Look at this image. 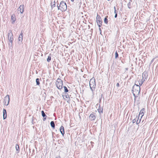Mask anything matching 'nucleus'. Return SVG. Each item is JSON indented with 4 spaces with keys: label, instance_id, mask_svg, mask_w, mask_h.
<instances>
[{
    "label": "nucleus",
    "instance_id": "obj_1",
    "mask_svg": "<svg viewBox=\"0 0 158 158\" xmlns=\"http://www.w3.org/2000/svg\"><path fill=\"white\" fill-rule=\"evenodd\" d=\"M140 89V87L138 84H135L133 86L132 91L134 96L135 97V102L136 97H138V95H139V94Z\"/></svg>",
    "mask_w": 158,
    "mask_h": 158
},
{
    "label": "nucleus",
    "instance_id": "obj_2",
    "mask_svg": "<svg viewBox=\"0 0 158 158\" xmlns=\"http://www.w3.org/2000/svg\"><path fill=\"white\" fill-rule=\"evenodd\" d=\"M89 84L90 89L92 92L93 93L96 86L95 80L94 77L90 79Z\"/></svg>",
    "mask_w": 158,
    "mask_h": 158
},
{
    "label": "nucleus",
    "instance_id": "obj_3",
    "mask_svg": "<svg viewBox=\"0 0 158 158\" xmlns=\"http://www.w3.org/2000/svg\"><path fill=\"white\" fill-rule=\"evenodd\" d=\"M59 7L60 8V10L62 11H65L67 8V6L66 3L63 1L61 2Z\"/></svg>",
    "mask_w": 158,
    "mask_h": 158
},
{
    "label": "nucleus",
    "instance_id": "obj_4",
    "mask_svg": "<svg viewBox=\"0 0 158 158\" xmlns=\"http://www.w3.org/2000/svg\"><path fill=\"white\" fill-rule=\"evenodd\" d=\"M56 85V87L59 89H61L62 88L63 83L62 81L59 78L57 79Z\"/></svg>",
    "mask_w": 158,
    "mask_h": 158
},
{
    "label": "nucleus",
    "instance_id": "obj_5",
    "mask_svg": "<svg viewBox=\"0 0 158 158\" xmlns=\"http://www.w3.org/2000/svg\"><path fill=\"white\" fill-rule=\"evenodd\" d=\"M96 21L98 26L100 27L102 25V21L100 16L97 15L96 17Z\"/></svg>",
    "mask_w": 158,
    "mask_h": 158
},
{
    "label": "nucleus",
    "instance_id": "obj_6",
    "mask_svg": "<svg viewBox=\"0 0 158 158\" xmlns=\"http://www.w3.org/2000/svg\"><path fill=\"white\" fill-rule=\"evenodd\" d=\"M10 102V96L9 95H7L4 98V104L6 106H8Z\"/></svg>",
    "mask_w": 158,
    "mask_h": 158
},
{
    "label": "nucleus",
    "instance_id": "obj_7",
    "mask_svg": "<svg viewBox=\"0 0 158 158\" xmlns=\"http://www.w3.org/2000/svg\"><path fill=\"white\" fill-rule=\"evenodd\" d=\"M8 39L10 43H12V41L13 40V35L11 32V31L10 30L9 32L8 33Z\"/></svg>",
    "mask_w": 158,
    "mask_h": 158
},
{
    "label": "nucleus",
    "instance_id": "obj_8",
    "mask_svg": "<svg viewBox=\"0 0 158 158\" xmlns=\"http://www.w3.org/2000/svg\"><path fill=\"white\" fill-rule=\"evenodd\" d=\"M97 117V115L95 113H91L89 116V119L91 121H93L95 120Z\"/></svg>",
    "mask_w": 158,
    "mask_h": 158
},
{
    "label": "nucleus",
    "instance_id": "obj_9",
    "mask_svg": "<svg viewBox=\"0 0 158 158\" xmlns=\"http://www.w3.org/2000/svg\"><path fill=\"white\" fill-rule=\"evenodd\" d=\"M24 9V5H21L20 6L18 9V10L19 11L21 14L23 13Z\"/></svg>",
    "mask_w": 158,
    "mask_h": 158
},
{
    "label": "nucleus",
    "instance_id": "obj_10",
    "mask_svg": "<svg viewBox=\"0 0 158 158\" xmlns=\"http://www.w3.org/2000/svg\"><path fill=\"white\" fill-rule=\"evenodd\" d=\"M148 76V74L147 72H144L142 74V79L146 80H147Z\"/></svg>",
    "mask_w": 158,
    "mask_h": 158
},
{
    "label": "nucleus",
    "instance_id": "obj_11",
    "mask_svg": "<svg viewBox=\"0 0 158 158\" xmlns=\"http://www.w3.org/2000/svg\"><path fill=\"white\" fill-rule=\"evenodd\" d=\"M60 131L61 134L63 136H64V127L63 126H61L60 128Z\"/></svg>",
    "mask_w": 158,
    "mask_h": 158
},
{
    "label": "nucleus",
    "instance_id": "obj_12",
    "mask_svg": "<svg viewBox=\"0 0 158 158\" xmlns=\"http://www.w3.org/2000/svg\"><path fill=\"white\" fill-rule=\"evenodd\" d=\"M23 33H22V31L21 32V33L20 34L19 37L18 38V40L19 42H20L21 43L22 42V41L23 40Z\"/></svg>",
    "mask_w": 158,
    "mask_h": 158
},
{
    "label": "nucleus",
    "instance_id": "obj_13",
    "mask_svg": "<svg viewBox=\"0 0 158 158\" xmlns=\"http://www.w3.org/2000/svg\"><path fill=\"white\" fill-rule=\"evenodd\" d=\"M144 110L145 109L144 108H143L142 109H141L140 111L139 115H141V118H142V116L144 115Z\"/></svg>",
    "mask_w": 158,
    "mask_h": 158
},
{
    "label": "nucleus",
    "instance_id": "obj_14",
    "mask_svg": "<svg viewBox=\"0 0 158 158\" xmlns=\"http://www.w3.org/2000/svg\"><path fill=\"white\" fill-rule=\"evenodd\" d=\"M97 110L100 114L103 113V109L102 108H101L100 106L99 107Z\"/></svg>",
    "mask_w": 158,
    "mask_h": 158
},
{
    "label": "nucleus",
    "instance_id": "obj_15",
    "mask_svg": "<svg viewBox=\"0 0 158 158\" xmlns=\"http://www.w3.org/2000/svg\"><path fill=\"white\" fill-rule=\"evenodd\" d=\"M145 80L144 79H142L140 80L139 79V85H141L142 84H143V82L144 81H145Z\"/></svg>",
    "mask_w": 158,
    "mask_h": 158
},
{
    "label": "nucleus",
    "instance_id": "obj_16",
    "mask_svg": "<svg viewBox=\"0 0 158 158\" xmlns=\"http://www.w3.org/2000/svg\"><path fill=\"white\" fill-rule=\"evenodd\" d=\"M50 125L53 129L55 128V124L53 121H52L50 123Z\"/></svg>",
    "mask_w": 158,
    "mask_h": 158
},
{
    "label": "nucleus",
    "instance_id": "obj_17",
    "mask_svg": "<svg viewBox=\"0 0 158 158\" xmlns=\"http://www.w3.org/2000/svg\"><path fill=\"white\" fill-rule=\"evenodd\" d=\"M41 112L42 114V115L43 117V118L47 117V116L45 114L44 111L43 110H42Z\"/></svg>",
    "mask_w": 158,
    "mask_h": 158
},
{
    "label": "nucleus",
    "instance_id": "obj_18",
    "mask_svg": "<svg viewBox=\"0 0 158 158\" xmlns=\"http://www.w3.org/2000/svg\"><path fill=\"white\" fill-rule=\"evenodd\" d=\"M36 85H39L40 84V80L39 78H37L36 79Z\"/></svg>",
    "mask_w": 158,
    "mask_h": 158
},
{
    "label": "nucleus",
    "instance_id": "obj_19",
    "mask_svg": "<svg viewBox=\"0 0 158 158\" xmlns=\"http://www.w3.org/2000/svg\"><path fill=\"white\" fill-rule=\"evenodd\" d=\"M107 17H108L107 16L104 19V22L106 24L108 23V19H107Z\"/></svg>",
    "mask_w": 158,
    "mask_h": 158
},
{
    "label": "nucleus",
    "instance_id": "obj_20",
    "mask_svg": "<svg viewBox=\"0 0 158 158\" xmlns=\"http://www.w3.org/2000/svg\"><path fill=\"white\" fill-rule=\"evenodd\" d=\"M11 19L13 21V22H12V23H13L15 22V21L16 20V19L14 17H13V15H12L11 16Z\"/></svg>",
    "mask_w": 158,
    "mask_h": 158
},
{
    "label": "nucleus",
    "instance_id": "obj_21",
    "mask_svg": "<svg viewBox=\"0 0 158 158\" xmlns=\"http://www.w3.org/2000/svg\"><path fill=\"white\" fill-rule=\"evenodd\" d=\"M15 148H16V150L17 151H18V152H19V146L18 144H16Z\"/></svg>",
    "mask_w": 158,
    "mask_h": 158
},
{
    "label": "nucleus",
    "instance_id": "obj_22",
    "mask_svg": "<svg viewBox=\"0 0 158 158\" xmlns=\"http://www.w3.org/2000/svg\"><path fill=\"white\" fill-rule=\"evenodd\" d=\"M64 92H68L69 91V90L67 89V88L65 86H64Z\"/></svg>",
    "mask_w": 158,
    "mask_h": 158
},
{
    "label": "nucleus",
    "instance_id": "obj_23",
    "mask_svg": "<svg viewBox=\"0 0 158 158\" xmlns=\"http://www.w3.org/2000/svg\"><path fill=\"white\" fill-rule=\"evenodd\" d=\"M118 56V54L117 52V51H116L115 52V58L116 59L117 58Z\"/></svg>",
    "mask_w": 158,
    "mask_h": 158
},
{
    "label": "nucleus",
    "instance_id": "obj_24",
    "mask_svg": "<svg viewBox=\"0 0 158 158\" xmlns=\"http://www.w3.org/2000/svg\"><path fill=\"white\" fill-rule=\"evenodd\" d=\"M51 60V57L50 56H48L47 59V61L49 62Z\"/></svg>",
    "mask_w": 158,
    "mask_h": 158
},
{
    "label": "nucleus",
    "instance_id": "obj_25",
    "mask_svg": "<svg viewBox=\"0 0 158 158\" xmlns=\"http://www.w3.org/2000/svg\"><path fill=\"white\" fill-rule=\"evenodd\" d=\"M138 119H139V118H138V119L136 121V124H139L140 122V121H141V118L139 120H138Z\"/></svg>",
    "mask_w": 158,
    "mask_h": 158
},
{
    "label": "nucleus",
    "instance_id": "obj_26",
    "mask_svg": "<svg viewBox=\"0 0 158 158\" xmlns=\"http://www.w3.org/2000/svg\"><path fill=\"white\" fill-rule=\"evenodd\" d=\"M127 6L129 9L131 8V4L130 2H129L128 3Z\"/></svg>",
    "mask_w": 158,
    "mask_h": 158
},
{
    "label": "nucleus",
    "instance_id": "obj_27",
    "mask_svg": "<svg viewBox=\"0 0 158 158\" xmlns=\"http://www.w3.org/2000/svg\"><path fill=\"white\" fill-rule=\"evenodd\" d=\"M7 114H3V119H5L6 118Z\"/></svg>",
    "mask_w": 158,
    "mask_h": 158
},
{
    "label": "nucleus",
    "instance_id": "obj_28",
    "mask_svg": "<svg viewBox=\"0 0 158 158\" xmlns=\"http://www.w3.org/2000/svg\"><path fill=\"white\" fill-rule=\"evenodd\" d=\"M3 114H6V111L5 109H3Z\"/></svg>",
    "mask_w": 158,
    "mask_h": 158
},
{
    "label": "nucleus",
    "instance_id": "obj_29",
    "mask_svg": "<svg viewBox=\"0 0 158 158\" xmlns=\"http://www.w3.org/2000/svg\"><path fill=\"white\" fill-rule=\"evenodd\" d=\"M114 13H117V12L116 11V8L115 6L114 7Z\"/></svg>",
    "mask_w": 158,
    "mask_h": 158
},
{
    "label": "nucleus",
    "instance_id": "obj_30",
    "mask_svg": "<svg viewBox=\"0 0 158 158\" xmlns=\"http://www.w3.org/2000/svg\"><path fill=\"white\" fill-rule=\"evenodd\" d=\"M54 4H53V5H52L51 6V7L52 8L53 7H54L55 6V1L54 2Z\"/></svg>",
    "mask_w": 158,
    "mask_h": 158
},
{
    "label": "nucleus",
    "instance_id": "obj_31",
    "mask_svg": "<svg viewBox=\"0 0 158 158\" xmlns=\"http://www.w3.org/2000/svg\"><path fill=\"white\" fill-rule=\"evenodd\" d=\"M136 119H134L133 121H132V122L133 123H135L136 121Z\"/></svg>",
    "mask_w": 158,
    "mask_h": 158
},
{
    "label": "nucleus",
    "instance_id": "obj_32",
    "mask_svg": "<svg viewBox=\"0 0 158 158\" xmlns=\"http://www.w3.org/2000/svg\"><path fill=\"white\" fill-rule=\"evenodd\" d=\"M115 16H114V18H116L117 17V13H115Z\"/></svg>",
    "mask_w": 158,
    "mask_h": 158
},
{
    "label": "nucleus",
    "instance_id": "obj_33",
    "mask_svg": "<svg viewBox=\"0 0 158 158\" xmlns=\"http://www.w3.org/2000/svg\"><path fill=\"white\" fill-rule=\"evenodd\" d=\"M57 7H58V10H60V7L59 6H58V5H57Z\"/></svg>",
    "mask_w": 158,
    "mask_h": 158
},
{
    "label": "nucleus",
    "instance_id": "obj_34",
    "mask_svg": "<svg viewBox=\"0 0 158 158\" xmlns=\"http://www.w3.org/2000/svg\"><path fill=\"white\" fill-rule=\"evenodd\" d=\"M119 84L118 83L116 84V86L117 87H119Z\"/></svg>",
    "mask_w": 158,
    "mask_h": 158
},
{
    "label": "nucleus",
    "instance_id": "obj_35",
    "mask_svg": "<svg viewBox=\"0 0 158 158\" xmlns=\"http://www.w3.org/2000/svg\"><path fill=\"white\" fill-rule=\"evenodd\" d=\"M65 97L66 98H68L69 97V95L67 94V95H65Z\"/></svg>",
    "mask_w": 158,
    "mask_h": 158
},
{
    "label": "nucleus",
    "instance_id": "obj_36",
    "mask_svg": "<svg viewBox=\"0 0 158 158\" xmlns=\"http://www.w3.org/2000/svg\"><path fill=\"white\" fill-rule=\"evenodd\" d=\"M46 117H44L43 118V121H45L46 119Z\"/></svg>",
    "mask_w": 158,
    "mask_h": 158
},
{
    "label": "nucleus",
    "instance_id": "obj_37",
    "mask_svg": "<svg viewBox=\"0 0 158 158\" xmlns=\"http://www.w3.org/2000/svg\"><path fill=\"white\" fill-rule=\"evenodd\" d=\"M154 60V59H152V60L151 61V63H152Z\"/></svg>",
    "mask_w": 158,
    "mask_h": 158
},
{
    "label": "nucleus",
    "instance_id": "obj_38",
    "mask_svg": "<svg viewBox=\"0 0 158 158\" xmlns=\"http://www.w3.org/2000/svg\"><path fill=\"white\" fill-rule=\"evenodd\" d=\"M99 30L100 31L101 33V28H99Z\"/></svg>",
    "mask_w": 158,
    "mask_h": 158
},
{
    "label": "nucleus",
    "instance_id": "obj_39",
    "mask_svg": "<svg viewBox=\"0 0 158 158\" xmlns=\"http://www.w3.org/2000/svg\"><path fill=\"white\" fill-rule=\"evenodd\" d=\"M72 2H74V0H70Z\"/></svg>",
    "mask_w": 158,
    "mask_h": 158
},
{
    "label": "nucleus",
    "instance_id": "obj_40",
    "mask_svg": "<svg viewBox=\"0 0 158 158\" xmlns=\"http://www.w3.org/2000/svg\"><path fill=\"white\" fill-rule=\"evenodd\" d=\"M56 158H60V157L59 158L58 157H56Z\"/></svg>",
    "mask_w": 158,
    "mask_h": 158
}]
</instances>
